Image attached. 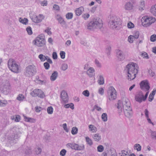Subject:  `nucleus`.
<instances>
[{
	"label": "nucleus",
	"mask_w": 156,
	"mask_h": 156,
	"mask_svg": "<svg viewBox=\"0 0 156 156\" xmlns=\"http://www.w3.org/2000/svg\"><path fill=\"white\" fill-rule=\"evenodd\" d=\"M117 107L120 112H122V109H123L124 114L127 117L130 118L132 116L133 112L131 107V104L127 98H123L122 103L120 101H119Z\"/></svg>",
	"instance_id": "f257e3e1"
},
{
	"label": "nucleus",
	"mask_w": 156,
	"mask_h": 156,
	"mask_svg": "<svg viewBox=\"0 0 156 156\" xmlns=\"http://www.w3.org/2000/svg\"><path fill=\"white\" fill-rule=\"evenodd\" d=\"M139 67L137 64L131 62L126 66V70L127 73V79L130 81L134 79L138 73Z\"/></svg>",
	"instance_id": "f03ea898"
},
{
	"label": "nucleus",
	"mask_w": 156,
	"mask_h": 156,
	"mask_svg": "<svg viewBox=\"0 0 156 156\" xmlns=\"http://www.w3.org/2000/svg\"><path fill=\"white\" fill-rule=\"evenodd\" d=\"M103 26L102 20L97 18L93 20L90 22L87 25L88 29L92 30L96 29H100Z\"/></svg>",
	"instance_id": "7ed1b4c3"
},
{
	"label": "nucleus",
	"mask_w": 156,
	"mask_h": 156,
	"mask_svg": "<svg viewBox=\"0 0 156 156\" xmlns=\"http://www.w3.org/2000/svg\"><path fill=\"white\" fill-rule=\"evenodd\" d=\"M155 21V19L154 18L148 16H144L141 19L142 25L145 27L149 26Z\"/></svg>",
	"instance_id": "20e7f679"
},
{
	"label": "nucleus",
	"mask_w": 156,
	"mask_h": 156,
	"mask_svg": "<svg viewBox=\"0 0 156 156\" xmlns=\"http://www.w3.org/2000/svg\"><path fill=\"white\" fill-rule=\"evenodd\" d=\"M33 43L38 47L44 46L45 44V40L44 35L42 34L39 35L34 40Z\"/></svg>",
	"instance_id": "39448f33"
},
{
	"label": "nucleus",
	"mask_w": 156,
	"mask_h": 156,
	"mask_svg": "<svg viewBox=\"0 0 156 156\" xmlns=\"http://www.w3.org/2000/svg\"><path fill=\"white\" fill-rule=\"evenodd\" d=\"M8 65L9 68L12 71L15 73L19 72V66L14 60L10 59L8 61Z\"/></svg>",
	"instance_id": "423d86ee"
},
{
	"label": "nucleus",
	"mask_w": 156,
	"mask_h": 156,
	"mask_svg": "<svg viewBox=\"0 0 156 156\" xmlns=\"http://www.w3.org/2000/svg\"><path fill=\"white\" fill-rule=\"evenodd\" d=\"M36 72V67L34 65H29L25 69L24 75L27 76H32Z\"/></svg>",
	"instance_id": "0eeeda50"
},
{
	"label": "nucleus",
	"mask_w": 156,
	"mask_h": 156,
	"mask_svg": "<svg viewBox=\"0 0 156 156\" xmlns=\"http://www.w3.org/2000/svg\"><path fill=\"white\" fill-rule=\"evenodd\" d=\"M11 87L9 81L4 80L1 84V89L5 94H7L10 92Z\"/></svg>",
	"instance_id": "6e6552de"
},
{
	"label": "nucleus",
	"mask_w": 156,
	"mask_h": 156,
	"mask_svg": "<svg viewBox=\"0 0 156 156\" xmlns=\"http://www.w3.org/2000/svg\"><path fill=\"white\" fill-rule=\"evenodd\" d=\"M148 94L149 92H146L144 96L142 91H139L135 95V99L136 101L139 103L144 101L146 100Z\"/></svg>",
	"instance_id": "1a4fd4ad"
},
{
	"label": "nucleus",
	"mask_w": 156,
	"mask_h": 156,
	"mask_svg": "<svg viewBox=\"0 0 156 156\" xmlns=\"http://www.w3.org/2000/svg\"><path fill=\"white\" fill-rule=\"evenodd\" d=\"M116 91L113 86L110 87L108 90V95L110 100H113L116 98Z\"/></svg>",
	"instance_id": "9d476101"
},
{
	"label": "nucleus",
	"mask_w": 156,
	"mask_h": 156,
	"mask_svg": "<svg viewBox=\"0 0 156 156\" xmlns=\"http://www.w3.org/2000/svg\"><path fill=\"white\" fill-rule=\"evenodd\" d=\"M120 21V19L118 17L116 16L112 17L110 21L111 27L113 29L116 28L119 24Z\"/></svg>",
	"instance_id": "9b49d317"
},
{
	"label": "nucleus",
	"mask_w": 156,
	"mask_h": 156,
	"mask_svg": "<svg viewBox=\"0 0 156 156\" xmlns=\"http://www.w3.org/2000/svg\"><path fill=\"white\" fill-rule=\"evenodd\" d=\"M116 53L118 60L120 61H123L126 57L128 56V53H124L122 50L119 49L116 50Z\"/></svg>",
	"instance_id": "f8f14e48"
},
{
	"label": "nucleus",
	"mask_w": 156,
	"mask_h": 156,
	"mask_svg": "<svg viewBox=\"0 0 156 156\" xmlns=\"http://www.w3.org/2000/svg\"><path fill=\"white\" fill-rule=\"evenodd\" d=\"M141 89L147 92H149L150 88L149 83L147 80H144L141 81L140 83Z\"/></svg>",
	"instance_id": "ddd939ff"
},
{
	"label": "nucleus",
	"mask_w": 156,
	"mask_h": 156,
	"mask_svg": "<svg viewBox=\"0 0 156 156\" xmlns=\"http://www.w3.org/2000/svg\"><path fill=\"white\" fill-rule=\"evenodd\" d=\"M30 94L33 97H35L38 96L41 98H44L45 96L43 92L39 89L34 90Z\"/></svg>",
	"instance_id": "4468645a"
},
{
	"label": "nucleus",
	"mask_w": 156,
	"mask_h": 156,
	"mask_svg": "<svg viewBox=\"0 0 156 156\" xmlns=\"http://www.w3.org/2000/svg\"><path fill=\"white\" fill-rule=\"evenodd\" d=\"M66 146L67 147L75 150H82L84 148V146H79L78 144L74 143H68L67 144Z\"/></svg>",
	"instance_id": "2eb2a0df"
},
{
	"label": "nucleus",
	"mask_w": 156,
	"mask_h": 156,
	"mask_svg": "<svg viewBox=\"0 0 156 156\" xmlns=\"http://www.w3.org/2000/svg\"><path fill=\"white\" fill-rule=\"evenodd\" d=\"M44 16L42 14H40L38 16H33L31 18L32 20L35 23H39L41 22L44 19Z\"/></svg>",
	"instance_id": "dca6fc26"
},
{
	"label": "nucleus",
	"mask_w": 156,
	"mask_h": 156,
	"mask_svg": "<svg viewBox=\"0 0 156 156\" xmlns=\"http://www.w3.org/2000/svg\"><path fill=\"white\" fill-rule=\"evenodd\" d=\"M124 9L128 11H136V9L134 8L133 4L130 2H127L124 5Z\"/></svg>",
	"instance_id": "f3484780"
},
{
	"label": "nucleus",
	"mask_w": 156,
	"mask_h": 156,
	"mask_svg": "<svg viewBox=\"0 0 156 156\" xmlns=\"http://www.w3.org/2000/svg\"><path fill=\"white\" fill-rule=\"evenodd\" d=\"M145 1L143 0H141L138 4L136 6V8L135 9H137L140 12H142L145 9Z\"/></svg>",
	"instance_id": "a211bd4d"
},
{
	"label": "nucleus",
	"mask_w": 156,
	"mask_h": 156,
	"mask_svg": "<svg viewBox=\"0 0 156 156\" xmlns=\"http://www.w3.org/2000/svg\"><path fill=\"white\" fill-rule=\"evenodd\" d=\"M61 98L62 101L65 103L68 101V97L67 93L64 90L62 91L61 94Z\"/></svg>",
	"instance_id": "6ab92c4d"
},
{
	"label": "nucleus",
	"mask_w": 156,
	"mask_h": 156,
	"mask_svg": "<svg viewBox=\"0 0 156 156\" xmlns=\"http://www.w3.org/2000/svg\"><path fill=\"white\" fill-rule=\"evenodd\" d=\"M18 136L17 134H14L10 136L8 139L10 140L11 144L12 143H16L17 142V140L18 139Z\"/></svg>",
	"instance_id": "aec40b11"
},
{
	"label": "nucleus",
	"mask_w": 156,
	"mask_h": 156,
	"mask_svg": "<svg viewBox=\"0 0 156 156\" xmlns=\"http://www.w3.org/2000/svg\"><path fill=\"white\" fill-rule=\"evenodd\" d=\"M93 139L95 141L98 142L101 140V135L98 133L94 134L92 136Z\"/></svg>",
	"instance_id": "412c9836"
},
{
	"label": "nucleus",
	"mask_w": 156,
	"mask_h": 156,
	"mask_svg": "<svg viewBox=\"0 0 156 156\" xmlns=\"http://www.w3.org/2000/svg\"><path fill=\"white\" fill-rule=\"evenodd\" d=\"M84 11V9L83 7L81 6L77 8L75 11L76 14V16H79Z\"/></svg>",
	"instance_id": "4be33fe9"
},
{
	"label": "nucleus",
	"mask_w": 156,
	"mask_h": 156,
	"mask_svg": "<svg viewBox=\"0 0 156 156\" xmlns=\"http://www.w3.org/2000/svg\"><path fill=\"white\" fill-rule=\"evenodd\" d=\"M89 129L90 131L93 133L96 132L97 131V129L94 125L90 124L88 126Z\"/></svg>",
	"instance_id": "5701e85b"
},
{
	"label": "nucleus",
	"mask_w": 156,
	"mask_h": 156,
	"mask_svg": "<svg viewBox=\"0 0 156 156\" xmlns=\"http://www.w3.org/2000/svg\"><path fill=\"white\" fill-rule=\"evenodd\" d=\"M58 75V72L55 71L51 74L50 77V80L51 81H55L57 78Z\"/></svg>",
	"instance_id": "b1692460"
},
{
	"label": "nucleus",
	"mask_w": 156,
	"mask_h": 156,
	"mask_svg": "<svg viewBox=\"0 0 156 156\" xmlns=\"http://www.w3.org/2000/svg\"><path fill=\"white\" fill-rule=\"evenodd\" d=\"M19 21L22 23L23 24L27 25L28 24V20L27 19L24 18H23L21 17H20L19 19Z\"/></svg>",
	"instance_id": "393cba45"
},
{
	"label": "nucleus",
	"mask_w": 156,
	"mask_h": 156,
	"mask_svg": "<svg viewBox=\"0 0 156 156\" xmlns=\"http://www.w3.org/2000/svg\"><path fill=\"white\" fill-rule=\"evenodd\" d=\"M156 89H154L151 92L149 97V101H151L154 98V96L155 94L156 93Z\"/></svg>",
	"instance_id": "a878e982"
},
{
	"label": "nucleus",
	"mask_w": 156,
	"mask_h": 156,
	"mask_svg": "<svg viewBox=\"0 0 156 156\" xmlns=\"http://www.w3.org/2000/svg\"><path fill=\"white\" fill-rule=\"evenodd\" d=\"M150 11L152 14L156 16V4L152 6Z\"/></svg>",
	"instance_id": "bb28decb"
},
{
	"label": "nucleus",
	"mask_w": 156,
	"mask_h": 156,
	"mask_svg": "<svg viewBox=\"0 0 156 156\" xmlns=\"http://www.w3.org/2000/svg\"><path fill=\"white\" fill-rule=\"evenodd\" d=\"M23 116L25 121L26 122H35V120L33 118L27 117L25 115H23Z\"/></svg>",
	"instance_id": "cd10ccee"
},
{
	"label": "nucleus",
	"mask_w": 156,
	"mask_h": 156,
	"mask_svg": "<svg viewBox=\"0 0 156 156\" xmlns=\"http://www.w3.org/2000/svg\"><path fill=\"white\" fill-rule=\"evenodd\" d=\"M94 72V69L92 67L90 68L87 70V74L90 77H91L92 76V75L91 74Z\"/></svg>",
	"instance_id": "c85d7f7f"
},
{
	"label": "nucleus",
	"mask_w": 156,
	"mask_h": 156,
	"mask_svg": "<svg viewBox=\"0 0 156 156\" xmlns=\"http://www.w3.org/2000/svg\"><path fill=\"white\" fill-rule=\"evenodd\" d=\"M98 83L100 85H103L104 83V78L101 75H100L98 80Z\"/></svg>",
	"instance_id": "c756f323"
},
{
	"label": "nucleus",
	"mask_w": 156,
	"mask_h": 156,
	"mask_svg": "<svg viewBox=\"0 0 156 156\" xmlns=\"http://www.w3.org/2000/svg\"><path fill=\"white\" fill-rule=\"evenodd\" d=\"M35 81L36 83L41 84H44L46 83V80H41L38 78H36L35 80Z\"/></svg>",
	"instance_id": "7c9ffc66"
},
{
	"label": "nucleus",
	"mask_w": 156,
	"mask_h": 156,
	"mask_svg": "<svg viewBox=\"0 0 156 156\" xmlns=\"http://www.w3.org/2000/svg\"><path fill=\"white\" fill-rule=\"evenodd\" d=\"M151 136L152 139L156 140V131H151Z\"/></svg>",
	"instance_id": "2f4dec72"
},
{
	"label": "nucleus",
	"mask_w": 156,
	"mask_h": 156,
	"mask_svg": "<svg viewBox=\"0 0 156 156\" xmlns=\"http://www.w3.org/2000/svg\"><path fill=\"white\" fill-rule=\"evenodd\" d=\"M134 148L135 150H136L137 151H139L141 150V147L140 144H136L134 145Z\"/></svg>",
	"instance_id": "473e14b6"
},
{
	"label": "nucleus",
	"mask_w": 156,
	"mask_h": 156,
	"mask_svg": "<svg viewBox=\"0 0 156 156\" xmlns=\"http://www.w3.org/2000/svg\"><path fill=\"white\" fill-rule=\"evenodd\" d=\"M8 104L7 101L6 100H0V107H4Z\"/></svg>",
	"instance_id": "72a5a7b5"
},
{
	"label": "nucleus",
	"mask_w": 156,
	"mask_h": 156,
	"mask_svg": "<svg viewBox=\"0 0 156 156\" xmlns=\"http://www.w3.org/2000/svg\"><path fill=\"white\" fill-rule=\"evenodd\" d=\"M101 118L102 120H103V121L104 122H105L107 121V120H108L107 115L106 113H103L102 114Z\"/></svg>",
	"instance_id": "f704fd0d"
},
{
	"label": "nucleus",
	"mask_w": 156,
	"mask_h": 156,
	"mask_svg": "<svg viewBox=\"0 0 156 156\" xmlns=\"http://www.w3.org/2000/svg\"><path fill=\"white\" fill-rule=\"evenodd\" d=\"M25 98L24 95L22 94H19L16 98V99L19 101H22Z\"/></svg>",
	"instance_id": "c9c22d12"
},
{
	"label": "nucleus",
	"mask_w": 156,
	"mask_h": 156,
	"mask_svg": "<svg viewBox=\"0 0 156 156\" xmlns=\"http://www.w3.org/2000/svg\"><path fill=\"white\" fill-rule=\"evenodd\" d=\"M135 38L133 36V35H130L128 37V41L130 43H133Z\"/></svg>",
	"instance_id": "e433bc0d"
},
{
	"label": "nucleus",
	"mask_w": 156,
	"mask_h": 156,
	"mask_svg": "<svg viewBox=\"0 0 156 156\" xmlns=\"http://www.w3.org/2000/svg\"><path fill=\"white\" fill-rule=\"evenodd\" d=\"M86 140L87 143L90 145H91L93 144V142L91 139L88 136L86 137Z\"/></svg>",
	"instance_id": "4c0bfd02"
},
{
	"label": "nucleus",
	"mask_w": 156,
	"mask_h": 156,
	"mask_svg": "<svg viewBox=\"0 0 156 156\" xmlns=\"http://www.w3.org/2000/svg\"><path fill=\"white\" fill-rule=\"evenodd\" d=\"M38 58L40 59L41 61L44 62L46 59L47 56H45L43 54H40L38 56Z\"/></svg>",
	"instance_id": "58836bf2"
},
{
	"label": "nucleus",
	"mask_w": 156,
	"mask_h": 156,
	"mask_svg": "<svg viewBox=\"0 0 156 156\" xmlns=\"http://www.w3.org/2000/svg\"><path fill=\"white\" fill-rule=\"evenodd\" d=\"M73 14L71 12H68L66 15V18L67 19H71L73 18Z\"/></svg>",
	"instance_id": "ea45409f"
},
{
	"label": "nucleus",
	"mask_w": 156,
	"mask_h": 156,
	"mask_svg": "<svg viewBox=\"0 0 156 156\" xmlns=\"http://www.w3.org/2000/svg\"><path fill=\"white\" fill-rule=\"evenodd\" d=\"M35 152L37 154H41V149L39 147H37L35 149Z\"/></svg>",
	"instance_id": "a19ab883"
},
{
	"label": "nucleus",
	"mask_w": 156,
	"mask_h": 156,
	"mask_svg": "<svg viewBox=\"0 0 156 156\" xmlns=\"http://www.w3.org/2000/svg\"><path fill=\"white\" fill-rule=\"evenodd\" d=\"M58 21L59 23L62 25H65L66 24L65 21L64 20L62 17L60 19H59V20H58Z\"/></svg>",
	"instance_id": "79ce46f5"
},
{
	"label": "nucleus",
	"mask_w": 156,
	"mask_h": 156,
	"mask_svg": "<svg viewBox=\"0 0 156 156\" xmlns=\"http://www.w3.org/2000/svg\"><path fill=\"white\" fill-rule=\"evenodd\" d=\"M77 128L76 127H74L72 129L71 133L75 135L77 133Z\"/></svg>",
	"instance_id": "37998d69"
},
{
	"label": "nucleus",
	"mask_w": 156,
	"mask_h": 156,
	"mask_svg": "<svg viewBox=\"0 0 156 156\" xmlns=\"http://www.w3.org/2000/svg\"><path fill=\"white\" fill-rule=\"evenodd\" d=\"M135 26L133 23L129 22L127 23V27L129 29H132Z\"/></svg>",
	"instance_id": "c03bdc74"
},
{
	"label": "nucleus",
	"mask_w": 156,
	"mask_h": 156,
	"mask_svg": "<svg viewBox=\"0 0 156 156\" xmlns=\"http://www.w3.org/2000/svg\"><path fill=\"white\" fill-rule=\"evenodd\" d=\"M139 36V33L138 31H135L134 32L133 35V36L135 39H137Z\"/></svg>",
	"instance_id": "a18cd8bd"
},
{
	"label": "nucleus",
	"mask_w": 156,
	"mask_h": 156,
	"mask_svg": "<svg viewBox=\"0 0 156 156\" xmlns=\"http://www.w3.org/2000/svg\"><path fill=\"white\" fill-rule=\"evenodd\" d=\"M141 56L143 58H145L146 59H148L149 58V56L145 52H142L141 54Z\"/></svg>",
	"instance_id": "49530a36"
},
{
	"label": "nucleus",
	"mask_w": 156,
	"mask_h": 156,
	"mask_svg": "<svg viewBox=\"0 0 156 156\" xmlns=\"http://www.w3.org/2000/svg\"><path fill=\"white\" fill-rule=\"evenodd\" d=\"M53 108L51 106L48 107L47 108V112L49 114H51L53 112Z\"/></svg>",
	"instance_id": "de8ad7c7"
},
{
	"label": "nucleus",
	"mask_w": 156,
	"mask_h": 156,
	"mask_svg": "<svg viewBox=\"0 0 156 156\" xmlns=\"http://www.w3.org/2000/svg\"><path fill=\"white\" fill-rule=\"evenodd\" d=\"M68 65L66 63L63 64L62 66L61 69L63 71H65L68 68Z\"/></svg>",
	"instance_id": "09e8293b"
},
{
	"label": "nucleus",
	"mask_w": 156,
	"mask_h": 156,
	"mask_svg": "<svg viewBox=\"0 0 156 156\" xmlns=\"http://www.w3.org/2000/svg\"><path fill=\"white\" fill-rule=\"evenodd\" d=\"M26 30L29 35H31L32 34V29L30 27H28L26 28Z\"/></svg>",
	"instance_id": "8fccbe9b"
},
{
	"label": "nucleus",
	"mask_w": 156,
	"mask_h": 156,
	"mask_svg": "<svg viewBox=\"0 0 156 156\" xmlns=\"http://www.w3.org/2000/svg\"><path fill=\"white\" fill-rule=\"evenodd\" d=\"M82 94L85 96L88 97L89 96L90 93L87 90H84L82 92Z\"/></svg>",
	"instance_id": "3c124183"
},
{
	"label": "nucleus",
	"mask_w": 156,
	"mask_h": 156,
	"mask_svg": "<svg viewBox=\"0 0 156 156\" xmlns=\"http://www.w3.org/2000/svg\"><path fill=\"white\" fill-rule=\"evenodd\" d=\"M150 40L152 42H154L156 41V35L153 34L150 37Z\"/></svg>",
	"instance_id": "603ef678"
},
{
	"label": "nucleus",
	"mask_w": 156,
	"mask_h": 156,
	"mask_svg": "<svg viewBox=\"0 0 156 156\" xmlns=\"http://www.w3.org/2000/svg\"><path fill=\"white\" fill-rule=\"evenodd\" d=\"M95 64L99 68H101V65L100 62L97 60L96 59L95 61Z\"/></svg>",
	"instance_id": "864d4df0"
},
{
	"label": "nucleus",
	"mask_w": 156,
	"mask_h": 156,
	"mask_svg": "<svg viewBox=\"0 0 156 156\" xmlns=\"http://www.w3.org/2000/svg\"><path fill=\"white\" fill-rule=\"evenodd\" d=\"M97 150L98 152H102L104 150V147L102 145H99L97 147Z\"/></svg>",
	"instance_id": "5fc2aeb1"
},
{
	"label": "nucleus",
	"mask_w": 156,
	"mask_h": 156,
	"mask_svg": "<svg viewBox=\"0 0 156 156\" xmlns=\"http://www.w3.org/2000/svg\"><path fill=\"white\" fill-rule=\"evenodd\" d=\"M90 17V15L89 14L86 13L83 14L82 15L83 18L85 20H86L88 19Z\"/></svg>",
	"instance_id": "6e6d98bb"
},
{
	"label": "nucleus",
	"mask_w": 156,
	"mask_h": 156,
	"mask_svg": "<svg viewBox=\"0 0 156 156\" xmlns=\"http://www.w3.org/2000/svg\"><path fill=\"white\" fill-rule=\"evenodd\" d=\"M65 53L64 51H61L60 52V55L61 56V58L62 59H64L65 57Z\"/></svg>",
	"instance_id": "4d7b16f0"
},
{
	"label": "nucleus",
	"mask_w": 156,
	"mask_h": 156,
	"mask_svg": "<svg viewBox=\"0 0 156 156\" xmlns=\"http://www.w3.org/2000/svg\"><path fill=\"white\" fill-rule=\"evenodd\" d=\"M40 4L41 6H43L47 5L48 4L47 1L45 0L41 2Z\"/></svg>",
	"instance_id": "13d9d810"
},
{
	"label": "nucleus",
	"mask_w": 156,
	"mask_h": 156,
	"mask_svg": "<svg viewBox=\"0 0 156 156\" xmlns=\"http://www.w3.org/2000/svg\"><path fill=\"white\" fill-rule=\"evenodd\" d=\"M53 9L54 10L56 11H58L60 10V8L59 6L56 4H55L53 6Z\"/></svg>",
	"instance_id": "bf43d9fd"
},
{
	"label": "nucleus",
	"mask_w": 156,
	"mask_h": 156,
	"mask_svg": "<svg viewBox=\"0 0 156 156\" xmlns=\"http://www.w3.org/2000/svg\"><path fill=\"white\" fill-rule=\"evenodd\" d=\"M44 66L46 69H48L50 67V65L48 62H45L44 64Z\"/></svg>",
	"instance_id": "052dcab7"
},
{
	"label": "nucleus",
	"mask_w": 156,
	"mask_h": 156,
	"mask_svg": "<svg viewBox=\"0 0 156 156\" xmlns=\"http://www.w3.org/2000/svg\"><path fill=\"white\" fill-rule=\"evenodd\" d=\"M66 152V151L65 150L62 149L60 152V155L61 156H64L65 155Z\"/></svg>",
	"instance_id": "680f3d73"
},
{
	"label": "nucleus",
	"mask_w": 156,
	"mask_h": 156,
	"mask_svg": "<svg viewBox=\"0 0 156 156\" xmlns=\"http://www.w3.org/2000/svg\"><path fill=\"white\" fill-rule=\"evenodd\" d=\"M51 28H47L45 30V32L47 33L48 34L51 35Z\"/></svg>",
	"instance_id": "e2e57ef3"
},
{
	"label": "nucleus",
	"mask_w": 156,
	"mask_h": 156,
	"mask_svg": "<svg viewBox=\"0 0 156 156\" xmlns=\"http://www.w3.org/2000/svg\"><path fill=\"white\" fill-rule=\"evenodd\" d=\"M62 127L64 130L67 132H68L69 130L68 129L66 123H64L62 125Z\"/></svg>",
	"instance_id": "0e129e2a"
},
{
	"label": "nucleus",
	"mask_w": 156,
	"mask_h": 156,
	"mask_svg": "<svg viewBox=\"0 0 156 156\" xmlns=\"http://www.w3.org/2000/svg\"><path fill=\"white\" fill-rule=\"evenodd\" d=\"M98 93L101 95H103L104 93V89L102 88H100L98 90Z\"/></svg>",
	"instance_id": "69168bd1"
},
{
	"label": "nucleus",
	"mask_w": 156,
	"mask_h": 156,
	"mask_svg": "<svg viewBox=\"0 0 156 156\" xmlns=\"http://www.w3.org/2000/svg\"><path fill=\"white\" fill-rule=\"evenodd\" d=\"M20 120V117L19 115H16L15 121L16 122H19Z\"/></svg>",
	"instance_id": "338daca9"
},
{
	"label": "nucleus",
	"mask_w": 156,
	"mask_h": 156,
	"mask_svg": "<svg viewBox=\"0 0 156 156\" xmlns=\"http://www.w3.org/2000/svg\"><path fill=\"white\" fill-rule=\"evenodd\" d=\"M52 57L53 58L55 59H56L57 58V55L56 52H53L52 53Z\"/></svg>",
	"instance_id": "774afa93"
}]
</instances>
